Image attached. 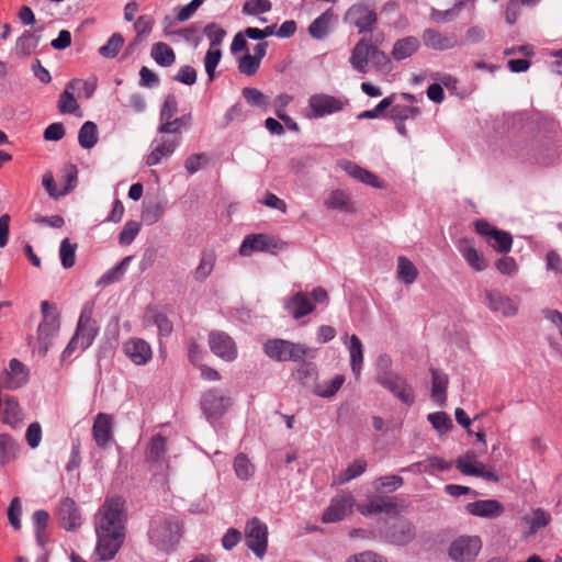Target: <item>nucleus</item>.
Segmentation results:
<instances>
[{
	"label": "nucleus",
	"mask_w": 562,
	"mask_h": 562,
	"mask_svg": "<svg viewBox=\"0 0 562 562\" xmlns=\"http://www.w3.org/2000/svg\"><path fill=\"white\" fill-rule=\"evenodd\" d=\"M125 522L124 498L121 496L105 498L94 517L97 561H110L116 555L125 539Z\"/></svg>",
	"instance_id": "obj_1"
},
{
	"label": "nucleus",
	"mask_w": 562,
	"mask_h": 562,
	"mask_svg": "<svg viewBox=\"0 0 562 562\" xmlns=\"http://www.w3.org/2000/svg\"><path fill=\"white\" fill-rule=\"evenodd\" d=\"M182 529L183 526L179 518L166 516L151 522L149 539L159 550L169 552L179 542Z\"/></svg>",
	"instance_id": "obj_2"
},
{
	"label": "nucleus",
	"mask_w": 562,
	"mask_h": 562,
	"mask_svg": "<svg viewBox=\"0 0 562 562\" xmlns=\"http://www.w3.org/2000/svg\"><path fill=\"white\" fill-rule=\"evenodd\" d=\"M267 357L279 362L300 361L307 356L308 348L285 339H269L263 345Z\"/></svg>",
	"instance_id": "obj_3"
},
{
	"label": "nucleus",
	"mask_w": 562,
	"mask_h": 562,
	"mask_svg": "<svg viewBox=\"0 0 562 562\" xmlns=\"http://www.w3.org/2000/svg\"><path fill=\"white\" fill-rule=\"evenodd\" d=\"M92 311L85 306L80 313L75 336L64 350L65 356H70L79 346L81 350L89 348L98 333L94 322L91 318Z\"/></svg>",
	"instance_id": "obj_4"
},
{
	"label": "nucleus",
	"mask_w": 562,
	"mask_h": 562,
	"mask_svg": "<svg viewBox=\"0 0 562 562\" xmlns=\"http://www.w3.org/2000/svg\"><path fill=\"white\" fill-rule=\"evenodd\" d=\"M349 105L346 97H336L327 93H315L308 99V119H319L341 112Z\"/></svg>",
	"instance_id": "obj_5"
},
{
	"label": "nucleus",
	"mask_w": 562,
	"mask_h": 562,
	"mask_svg": "<svg viewBox=\"0 0 562 562\" xmlns=\"http://www.w3.org/2000/svg\"><path fill=\"white\" fill-rule=\"evenodd\" d=\"M344 20L355 26L360 34L371 33L378 22V13L369 4L360 2L347 10Z\"/></svg>",
	"instance_id": "obj_6"
},
{
	"label": "nucleus",
	"mask_w": 562,
	"mask_h": 562,
	"mask_svg": "<svg viewBox=\"0 0 562 562\" xmlns=\"http://www.w3.org/2000/svg\"><path fill=\"white\" fill-rule=\"evenodd\" d=\"M245 542L255 555L262 559L268 547V527L259 518L254 517L245 526Z\"/></svg>",
	"instance_id": "obj_7"
},
{
	"label": "nucleus",
	"mask_w": 562,
	"mask_h": 562,
	"mask_svg": "<svg viewBox=\"0 0 562 562\" xmlns=\"http://www.w3.org/2000/svg\"><path fill=\"white\" fill-rule=\"evenodd\" d=\"M376 381L380 385L389 390L403 404L407 406H412L414 404V391L406 378L397 373L386 372L379 374L376 376Z\"/></svg>",
	"instance_id": "obj_8"
},
{
	"label": "nucleus",
	"mask_w": 562,
	"mask_h": 562,
	"mask_svg": "<svg viewBox=\"0 0 562 562\" xmlns=\"http://www.w3.org/2000/svg\"><path fill=\"white\" fill-rule=\"evenodd\" d=\"M481 548L479 536H460L451 542L448 554L454 562H471L475 560Z\"/></svg>",
	"instance_id": "obj_9"
},
{
	"label": "nucleus",
	"mask_w": 562,
	"mask_h": 562,
	"mask_svg": "<svg viewBox=\"0 0 562 562\" xmlns=\"http://www.w3.org/2000/svg\"><path fill=\"white\" fill-rule=\"evenodd\" d=\"M41 311L43 319L38 325L37 335L38 340L43 344V352L45 353L47 350V341L58 331L60 322L59 313L55 304L43 301Z\"/></svg>",
	"instance_id": "obj_10"
},
{
	"label": "nucleus",
	"mask_w": 562,
	"mask_h": 562,
	"mask_svg": "<svg viewBox=\"0 0 562 562\" xmlns=\"http://www.w3.org/2000/svg\"><path fill=\"white\" fill-rule=\"evenodd\" d=\"M201 409L207 419H218L231 405V398L218 389L206 391L201 398Z\"/></svg>",
	"instance_id": "obj_11"
},
{
	"label": "nucleus",
	"mask_w": 562,
	"mask_h": 562,
	"mask_svg": "<svg viewBox=\"0 0 562 562\" xmlns=\"http://www.w3.org/2000/svg\"><path fill=\"white\" fill-rule=\"evenodd\" d=\"M355 506V497L350 492H341L331 498L329 506L323 513L322 520L325 524L342 520Z\"/></svg>",
	"instance_id": "obj_12"
},
{
	"label": "nucleus",
	"mask_w": 562,
	"mask_h": 562,
	"mask_svg": "<svg viewBox=\"0 0 562 562\" xmlns=\"http://www.w3.org/2000/svg\"><path fill=\"white\" fill-rule=\"evenodd\" d=\"M125 357L135 366H145L153 359L151 346L143 338L131 337L122 344Z\"/></svg>",
	"instance_id": "obj_13"
},
{
	"label": "nucleus",
	"mask_w": 562,
	"mask_h": 562,
	"mask_svg": "<svg viewBox=\"0 0 562 562\" xmlns=\"http://www.w3.org/2000/svg\"><path fill=\"white\" fill-rule=\"evenodd\" d=\"M457 469L464 475L477 476L495 483L499 481L495 470L482 462H476L474 454H465L458 458Z\"/></svg>",
	"instance_id": "obj_14"
},
{
	"label": "nucleus",
	"mask_w": 562,
	"mask_h": 562,
	"mask_svg": "<svg viewBox=\"0 0 562 562\" xmlns=\"http://www.w3.org/2000/svg\"><path fill=\"white\" fill-rule=\"evenodd\" d=\"M209 346L211 351L224 361L231 362L237 358V346L233 338L224 331H211Z\"/></svg>",
	"instance_id": "obj_15"
},
{
	"label": "nucleus",
	"mask_w": 562,
	"mask_h": 562,
	"mask_svg": "<svg viewBox=\"0 0 562 562\" xmlns=\"http://www.w3.org/2000/svg\"><path fill=\"white\" fill-rule=\"evenodd\" d=\"M56 517L60 526L72 531L82 525V517L76 502L70 497H63L57 506Z\"/></svg>",
	"instance_id": "obj_16"
},
{
	"label": "nucleus",
	"mask_w": 562,
	"mask_h": 562,
	"mask_svg": "<svg viewBox=\"0 0 562 562\" xmlns=\"http://www.w3.org/2000/svg\"><path fill=\"white\" fill-rule=\"evenodd\" d=\"M422 41L427 48L434 50H449L462 44L456 33H443L435 29L424 30Z\"/></svg>",
	"instance_id": "obj_17"
},
{
	"label": "nucleus",
	"mask_w": 562,
	"mask_h": 562,
	"mask_svg": "<svg viewBox=\"0 0 562 562\" xmlns=\"http://www.w3.org/2000/svg\"><path fill=\"white\" fill-rule=\"evenodd\" d=\"M180 143L181 136L155 138L150 145L151 150L145 158L146 165L148 167L158 165L164 158L171 156Z\"/></svg>",
	"instance_id": "obj_18"
},
{
	"label": "nucleus",
	"mask_w": 562,
	"mask_h": 562,
	"mask_svg": "<svg viewBox=\"0 0 562 562\" xmlns=\"http://www.w3.org/2000/svg\"><path fill=\"white\" fill-rule=\"evenodd\" d=\"M29 379L25 366L18 359H11L9 368L0 375V387L5 390H16L23 386Z\"/></svg>",
	"instance_id": "obj_19"
},
{
	"label": "nucleus",
	"mask_w": 562,
	"mask_h": 562,
	"mask_svg": "<svg viewBox=\"0 0 562 562\" xmlns=\"http://www.w3.org/2000/svg\"><path fill=\"white\" fill-rule=\"evenodd\" d=\"M113 416L98 413L93 418L92 437L99 448L105 449L113 441Z\"/></svg>",
	"instance_id": "obj_20"
},
{
	"label": "nucleus",
	"mask_w": 562,
	"mask_h": 562,
	"mask_svg": "<svg viewBox=\"0 0 562 562\" xmlns=\"http://www.w3.org/2000/svg\"><path fill=\"white\" fill-rule=\"evenodd\" d=\"M374 44L372 37H361L351 50L349 63L353 70L360 74L368 71L369 58H372Z\"/></svg>",
	"instance_id": "obj_21"
},
{
	"label": "nucleus",
	"mask_w": 562,
	"mask_h": 562,
	"mask_svg": "<svg viewBox=\"0 0 562 562\" xmlns=\"http://www.w3.org/2000/svg\"><path fill=\"white\" fill-rule=\"evenodd\" d=\"M415 536L416 531L414 525L404 518H397L384 532L385 540L397 546L409 543Z\"/></svg>",
	"instance_id": "obj_22"
},
{
	"label": "nucleus",
	"mask_w": 562,
	"mask_h": 562,
	"mask_svg": "<svg viewBox=\"0 0 562 562\" xmlns=\"http://www.w3.org/2000/svg\"><path fill=\"white\" fill-rule=\"evenodd\" d=\"M278 248V240L266 234L247 235L240 247L241 256H250L254 251H274Z\"/></svg>",
	"instance_id": "obj_23"
},
{
	"label": "nucleus",
	"mask_w": 562,
	"mask_h": 562,
	"mask_svg": "<svg viewBox=\"0 0 562 562\" xmlns=\"http://www.w3.org/2000/svg\"><path fill=\"white\" fill-rule=\"evenodd\" d=\"M283 307L294 319H300L311 314L315 308L307 294L302 291L286 297Z\"/></svg>",
	"instance_id": "obj_24"
},
{
	"label": "nucleus",
	"mask_w": 562,
	"mask_h": 562,
	"mask_svg": "<svg viewBox=\"0 0 562 562\" xmlns=\"http://www.w3.org/2000/svg\"><path fill=\"white\" fill-rule=\"evenodd\" d=\"M487 306L492 312L501 313L505 317H510L517 314L518 306L507 295H504L497 290L486 291Z\"/></svg>",
	"instance_id": "obj_25"
},
{
	"label": "nucleus",
	"mask_w": 562,
	"mask_h": 562,
	"mask_svg": "<svg viewBox=\"0 0 562 562\" xmlns=\"http://www.w3.org/2000/svg\"><path fill=\"white\" fill-rule=\"evenodd\" d=\"M467 510L473 516L493 519L503 515L505 508L497 499H480L469 503Z\"/></svg>",
	"instance_id": "obj_26"
},
{
	"label": "nucleus",
	"mask_w": 562,
	"mask_h": 562,
	"mask_svg": "<svg viewBox=\"0 0 562 562\" xmlns=\"http://www.w3.org/2000/svg\"><path fill=\"white\" fill-rule=\"evenodd\" d=\"M357 509L363 516L379 513L390 514L396 509V503L389 496H373L367 503L359 504Z\"/></svg>",
	"instance_id": "obj_27"
},
{
	"label": "nucleus",
	"mask_w": 562,
	"mask_h": 562,
	"mask_svg": "<svg viewBox=\"0 0 562 562\" xmlns=\"http://www.w3.org/2000/svg\"><path fill=\"white\" fill-rule=\"evenodd\" d=\"M166 453L167 439L159 434L153 436L146 450V460L150 463L165 467L168 470L169 465L166 462Z\"/></svg>",
	"instance_id": "obj_28"
},
{
	"label": "nucleus",
	"mask_w": 562,
	"mask_h": 562,
	"mask_svg": "<svg viewBox=\"0 0 562 562\" xmlns=\"http://www.w3.org/2000/svg\"><path fill=\"white\" fill-rule=\"evenodd\" d=\"M431 372V397L439 405L443 406L447 400L448 375L442 371L432 368Z\"/></svg>",
	"instance_id": "obj_29"
},
{
	"label": "nucleus",
	"mask_w": 562,
	"mask_h": 562,
	"mask_svg": "<svg viewBox=\"0 0 562 562\" xmlns=\"http://www.w3.org/2000/svg\"><path fill=\"white\" fill-rule=\"evenodd\" d=\"M419 48V41L415 36H406L397 40L392 49V57L397 60H404L415 54Z\"/></svg>",
	"instance_id": "obj_30"
},
{
	"label": "nucleus",
	"mask_w": 562,
	"mask_h": 562,
	"mask_svg": "<svg viewBox=\"0 0 562 562\" xmlns=\"http://www.w3.org/2000/svg\"><path fill=\"white\" fill-rule=\"evenodd\" d=\"M458 249L469 266L475 271H482L486 268L483 255L472 246L470 240H461L458 245Z\"/></svg>",
	"instance_id": "obj_31"
},
{
	"label": "nucleus",
	"mask_w": 562,
	"mask_h": 562,
	"mask_svg": "<svg viewBox=\"0 0 562 562\" xmlns=\"http://www.w3.org/2000/svg\"><path fill=\"white\" fill-rule=\"evenodd\" d=\"M79 82L80 81L77 79L69 81L66 86V89L60 93L59 99H58V110L60 113L76 114L80 110L79 104H78L76 98L74 97L72 91H70V90H75L76 86Z\"/></svg>",
	"instance_id": "obj_32"
},
{
	"label": "nucleus",
	"mask_w": 562,
	"mask_h": 562,
	"mask_svg": "<svg viewBox=\"0 0 562 562\" xmlns=\"http://www.w3.org/2000/svg\"><path fill=\"white\" fill-rule=\"evenodd\" d=\"M335 20V13L331 9H327L318 18H316L308 26V33L312 37L322 40L327 34L331 22Z\"/></svg>",
	"instance_id": "obj_33"
},
{
	"label": "nucleus",
	"mask_w": 562,
	"mask_h": 562,
	"mask_svg": "<svg viewBox=\"0 0 562 562\" xmlns=\"http://www.w3.org/2000/svg\"><path fill=\"white\" fill-rule=\"evenodd\" d=\"M40 43V37L26 30L18 37L15 42V54L19 57H29L32 55Z\"/></svg>",
	"instance_id": "obj_34"
},
{
	"label": "nucleus",
	"mask_w": 562,
	"mask_h": 562,
	"mask_svg": "<svg viewBox=\"0 0 562 562\" xmlns=\"http://www.w3.org/2000/svg\"><path fill=\"white\" fill-rule=\"evenodd\" d=\"M522 520L529 527L526 536H531L539 529L547 527L551 520V517L542 508H536L532 510L531 515L524 516Z\"/></svg>",
	"instance_id": "obj_35"
},
{
	"label": "nucleus",
	"mask_w": 562,
	"mask_h": 562,
	"mask_svg": "<svg viewBox=\"0 0 562 562\" xmlns=\"http://www.w3.org/2000/svg\"><path fill=\"white\" fill-rule=\"evenodd\" d=\"M192 123L191 113L181 115L180 117L170 119L169 121L161 123L157 131L160 134H175V136H181V128H189Z\"/></svg>",
	"instance_id": "obj_36"
},
{
	"label": "nucleus",
	"mask_w": 562,
	"mask_h": 562,
	"mask_svg": "<svg viewBox=\"0 0 562 562\" xmlns=\"http://www.w3.org/2000/svg\"><path fill=\"white\" fill-rule=\"evenodd\" d=\"M216 261V256L211 250H204L201 255L200 262L193 272L195 281L203 282L212 273Z\"/></svg>",
	"instance_id": "obj_37"
},
{
	"label": "nucleus",
	"mask_w": 562,
	"mask_h": 562,
	"mask_svg": "<svg viewBox=\"0 0 562 562\" xmlns=\"http://www.w3.org/2000/svg\"><path fill=\"white\" fill-rule=\"evenodd\" d=\"M349 353L351 371L356 378H359L363 361V349L361 340L355 334L350 337Z\"/></svg>",
	"instance_id": "obj_38"
},
{
	"label": "nucleus",
	"mask_w": 562,
	"mask_h": 562,
	"mask_svg": "<svg viewBox=\"0 0 562 562\" xmlns=\"http://www.w3.org/2000/svg\"><path fill=\"white\" fill-rule=\"evenodd\" d=\"M23 414L19 405V402L12 396L5 397L2 419L3 423L12 427H18L21 424Z\"/></svg>",
	"instance_id": "obj_39"
},
{
	"label": "nucleus",
	"mask_w": 562,
	"mask_h": 562,
	"mask_svg": "<svg viewBox=\"0 0 562 562\" xmlns=\"http://www.w3.org/2000/svg\"><path fill=\"white\" fill-rule=\"evenodd\" d=\"M150 55L153 59L161 67H169L176 60V55L172 48L164 42H158L153 45Z\"/></svg>",
	"instance_id": "obj_40"
},
{
	"label": "nucleus",
	"mask_w": 562,
	"mask_h": 562,
	"mask_svg": "<svg viewBox=\"0 0 562 562\" xmlns=\"http://www.w3.org/2000/svg\"><path fill=\"white\" fill-rule=\"evenodd\" d=\"M19 447L9 434H0V464L5 465L15 459Z\"/></svg>",
	"instance_id": "obj_41"
},
{
	"label": "nucleus",
	"mask_w": 562,
	"mask_h": 562,
	"mask_svg": "<svg viewBox=\"0 0 562 562\" xmlns=\"http://www.w3.org/2000/svg\"><path fill=\"white\" fill-rule=\"evenodd\" d=\"M367 461L364 459H357L350 463L334 481V484L341 485L360 476L367 470Z\"/></svg>",
	"instance_id": "obj_42"
},
{
	"label": "nucleus",
	"mask_w": 562,
	"mask_h": 562,
	"mask_svg": "<svg viewBox=\"0 0 562 562\" xmlns=\"http://www.w3.org/2000/svg\"><path fill=\"white\" fill-rule=\"evenodd\" d=\"M79 145L85 149L92 148L98 142V127L94 122H85L78 133Z\"/></svg>",
	"instance_id": "obj_43"
},
{
	"label": "nucleus",
	"mask_w": 562,
	"mask_h": 562,
	"mask_svg": "<svg viewBox=\"0 0 562 562\" xmlns=\"http://www.w3.org/2000/svg\"><path fill=\"white\" fill-rule=\"evenodd\" d=\"M132 260V256H127L123 258L116 266L108 270L99 280L98 285H109L116 281H119L122 276L125 273L130 261Z\"/></svg>",
	"instance_id": "obj_44"
},
{
	"label": "nucleus",
	"mask_w": 562,
	"mask_h": 562,
	"mask_svg": "<svg viewBox=\"0 0 562 562\" xmlns=\"http://www.w3.org/2000/svg\"><path fill=\"white\" fill-rule=\"evenodd\" d=\"M317 376L316 366L312 362L301 361L296 370L293 372V378L302 385H310L315 382Z\"/></svg>",
	"instance_id": "obj_45"
},
{
	"label": "nucleus",
	"mask_w": 562,
	"mask_h": 562,
	"mask_svg": "<svg viewBox=\"0 0 562 562\" xmlns=\"http://www.w3.org/2000/svg\"><path fill=\"white\" fill-rule=\"evenodd\" d=\"M418 277V270L414 263L406 257L397 259V278L405 284H412Z\"/></svg>",
	"instance_id": "obj_46"
},
{
	"label": "nucleus",
	"mask_w": 562,
	"mask_h": 562,
	"mask_svg": "<svg viewBox=\"0 0 562 562\" xmlns=\"http://www.w3.org/2000/svg\"><path fill=\"white\" fill-rule=\"evenodd\" d=\"M325 205L327 209L341 210L346 212L352 211L349 194L342 190L331 191L328 199L325 201Z\"/></svg>",
	"instance_id": "obj_47"
},
{
	"label": "nucleus",
	"mask_w": 562,
	"mask_h": 562,
	"mask_svg": "<svg viewBox=\"0 0 562 562\" xmlns=\"http://www.w3.org/2000/svg\"><path fill=\"white\" fill-rule=\"evenodd\" d=\"M346 170L350 176H352L355 179L361 181L362 183H366L373 188L381 187V183L374 173H372L371 171H369L358 165L349 164L347 166Z\"/></svg>",
	"instance_id": "obj_48"
},
{
	"label": "nucleus",
	"mask_w": 562,
	"mask_h": 562,
	"mask_svg": "<svg viewBox=\"0 0 562 562\" xmlns=\"http://www.w3.org/2000/svg\"><path fill=\"white\" fill-rule=\"evenodd\" d=\"M146 317L157 326L159 336L167 337L172 333V322L164 312L151 310L147 313Z\"/></svg>",
	"instance_id": "obj_49"
},
{
	"label": "nucleus",
	"mask_w": 562,
	"mask_h": 562,
	"mask_svg": "<svg viewBox=\"0 0 562 562\" xmlns=\"http://www.w3.org/2000/svg\"><path fill=\"white\" fill-rule=\"evenodd\" d=\"M344 382L345 376L337 374L330 381L315 385L314 393L319 397H331L340 390Z\"/></svg>",
	"instance_id": "obj_50"
},
{
	"label": "nucleus",
	"mask_w": 562,
	"mask_h": 562,
	"mask_svg": "<svg viewBox=\"0 0 562 562\" xmlns=\"http://www.w3.org/2000/svg\"><path fill=\"white\" fill-rule=\"evenodd\" d=\"M234 471L238 479L249 480L255 472V467L245 453H238L234 459Z\"/></svg>",
	"instance_id": "obj_51"
},
{
	"label": "nucleus",
	"mask_w": 562,
	"mask_h": 562,
	"mask_svg": "<svg viewBox=\"0 0 562 562\" xmlns=\"http://www.w3.org/2000/svg\"><path fill=\"white\" fill-rule=\"evenodd\" d=\"M488 245L498 252H508L513 245V237L509 233L497 229L491 238Z\"/></svg>",
	"instance_id": "obj_52"
},
{
	"label": "nucleus",
	"mask_w": 562,
	"mask_h": 562,
	"mask_svg": "<svg viewBox=\"0 0 562 562\" xmlns=\"http://www.w3.org/2000/svg\"><path fill=\"white\" fill-rule=\"evenodd\" d=\"M76 249L77 244L70 243L69 238H64L59 247V257L61 266L65 269H69L75 266L76 262Z\"/></svg>",
	"instance_id": "obj_53"
},
{
	"label": "nucleus",
	"mask_w": 562,
	"mask_h": 562,
	"mask_svg": "<svg viewBox=\"0 0 562 562\" xmlns=\"http://www.w3.org/2000/svg\"><path fill=\"white\" fill-rule=\"evenodd\" d=\"M124 38L121 33H114L108 40L106 44L99 48V54L105 58H114L121 50Z\"/></svg>",
	"instance_id": "obj_54"
},
{
	"label": "nucleus",
	"mask_w": 562,
	"mask_h": 562,
	"mask_svg": "<svg viewBox=\"0 0 562 562\" xmlns=\"http://www.w3.org/2000/svg\"><path fill=\"white\" fill-rule=\"evenodd\" d=\"M173 34L191 43L194 47L202 41L201 26L198 23H191L183 29L175 31Z\"/></svg>",
	"instance_id": "obj_55"
},
{
	"label": "nucleus",
	"mask_w": 562,
	"mask_h": 562,
	"mask_svg": "<svg viewBox=\"0 0 562 562\" xmlns=\"http://www.w3.org/2000/svg\"><path fill=\"white\" fill-rule=\"evenodd\" d=\"M431 426L439 432L446 434L452 428V420L445 412L431 413L427 416Z\"/></svg>",
	"instance_id": "obj_56"
},
{
	"label": "nucleus",
	"mask_w": 562,
	"mask_h": 562,
	"mask_svg": "<svg viewBox=\"0 0 562 562\" xmlns=\"http://www.w3.org/2000/svg\"><path fill=\"white\" fill-rule=\"evenodd\" d=\"M63 179L65 181V186L61 189V194H68L70 191H72L78 182V169L76 165L74 164H66L63 169Z\"/></svg>",
	"instance_id": "obj_57"
},
{
	"label": "nucleus",
	"mask_w": 562,
	"mask_h": 562,
	"mask_svg": "<svg viewBox=\"0 0 562 562\" xmlns=\"http://www.w3.org/2000/svg\"><path fill=\"white\" fill-rule=\"evenodd\" d=\"M222 52L220 48H209L204 56V67L210 81L215 79V69L220 64Z\"/></svg>",
	"instance_id": "obj_58"
},
{
	"label": "nucleus",
	"mask_w": 562,
	"mask_h": 562,
	"mask_svg": "<svg viewBox=\"0 0 562 562\" xmlns=\"http://www.w3.org/2000/svg\"><path fill=\"white\" fill-rule=\"evenodd\" d=\"M241 94L251 106L266 108L269 103L268 98L257 88L246 87Z\"/></svg>",
	"instance_id": "obj_59"
},
{
	"label": "nucleus",
	"mask_w": 562,
	"mask_h": 562,
	"mask_svg": "<svg viewBox=\"0 0 562 562\" xmlns=\"http://www.w3.org/2000/svg\"><path fill=\"white\" fill-rule=\"evenodd\" d=\"M391 106L392 108L390 111V115L393 121L404 122L405 120H407L409 117H415L420 113V111L417 106H409V105H402V104H394V105L392 104Z\"/></svg>",
	"instance_id": "obj_60"
},
{
	"label": "nucleus",
	"mask_w": 562,
	"mask_h": 562,
	"mask_svg": "<svg viewBox=\"0 0 562 562\" xmlns=\"http://www.w3.org/2000/svg\"><path fill=\"white\" fill-rule=\"evenodd\" d=\"M203 32L210 41V48H218L226 36V31L216 23L207 24Z\"/></svg>",
	"instance_id": "obj_61"
},
{
	"label": "nucleus",
	"mask_w": 562,
	"mask_h": 562,
	"mask_svg": "<svg viewBox=\"0 0 562 562\" xmlns=\"http://www.w3.org/2000/svg\"><path fill=\"white\" fill-rule=\"evenodd\" d=\"M424 472L432 473V471H447L451 468V463L446 461L443 458L431 456L426 461L413 464V467H423Z\"/></svg>",
	"instance_id": "obj_62"
},
{
	"label": "nucleus",
	"mask_w": 562,
	"mask_h": 562,
	"mask_svg": "<svg viewBox=\"0 0 562 562\" xmlns=\"http://www.w3.org/2000/svg\"><path fill=\"white\" fill-rule=\"evenodd\" d=\"M404 484V480L400 475H383L375 480L374 487L376 491L385 488L390 492L398 490Z\"/></svg>",
	"instance_id": "obj_63"
},
{
	"label": "nucleus",
	"mask_w": 562,
	"mask_h": 562,
	"mask_svg": "<svg viewBox=\"0 0 562 562\" xmlns=\"http://www.w3.org/2000/svg\"><path fill=\"white\" fill-rule=\"evenodd\" d=\"M178 112V101L173 94H168L161 105L159 120L165 123L172 119Z\"/></svg>",
	"instance_id": "obj_64"
}]
</instances>
